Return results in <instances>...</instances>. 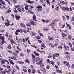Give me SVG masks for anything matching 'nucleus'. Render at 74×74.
<instances>
[{"label": "nucleus", "instance_id": "nucleus-1", "mask_svg": "<svg viewBox=\"0 0 74 74\" xmlns=\"http://www.w3.org/2000/svg\"><path fill=\"white\" fill-rule=\"evenodd\" d=\"M28 23H29L31 24V25H32L34 26H36V23H35V22H34V21H29L28 22Z\"/></svg>", "mask_w": 74, "mask_h": 74}, {"label": "nucleus", "instance_id": "nucleus-2", "mask_svg": "<svg viewBox=\"0 0 74 74\" xmlns=\"http://www.w3.org/2000/svg\"><path fill=\"white\" fill-rule=\"evenodd\" d=\"M37 8H38V9L37 10V11H41V10H42L41 9H42V7L41 6H37L36 7Z\"/></svg>", "mask_w": 74, "mask_h": 74}, {"label": "nucleus", "instance_id": "nucleus-3", "mask_svg": "<svg viewBox=\"0 0 74 74\" xmlns=\"http://www.w3.org/2000/svg\"><path fill=\"white\" fill-rule=\"evenodd\" d=\"M30 35L31 36H33V37H34L36 35V33L32 32H31L30 33Z\"/></svg>", "mask_w": 74, "mask_h": 74}, {"label": "nucleus", "instance_id": "nucleus-4", "mask_svg": "<svg viewBox=\"0 0 74 74\" xmlns=\"http://www.w3.org/2000/svg\"><path fill=\"white\" fill-rule=\"evenodd\" d=\"M24 5H25V9L27 11L28 10V7H29V5H27V4H25Z\"/></svg>", "mask_w": 74, "mask_h": 74}, {"label": "nucleus", "instance_id": "nucleus-5", "mask_svg": "<svg viewBox=\"0 0 74 74\" xmlns=\"http://www.w3.org/2000/svg\"><path fill=\"white\" fill-rule=\"evenodd\" d=\"M62 9L63 10H64L65 11H69V8H67V7H66V8L63 7L62 8Z\"/></svg>", "mask_w": 74, "mask_h": 74}, {"label": "nucleus", "instance_id": "nucleus-6", "mask_svg": "<svg viewBox=\"0 0 74 74\" xmlns=\"http://www.w3.org/2000/svg\"><path fill=\"white\" fill-rule=\"evenodd\" d=\"M15 18L16 19H17V20H19V19L20 18V16L17 14H15Z\"/></svg>", "mask_w": 74, "mask_h": 74}, {"label": "nucleus", "instance_id": "nucleus-7", "mask_svg": "<svg viewBox=\"0 0 74 74\" xmlns=\"http://www.w3.org/2000/svg\"><path fill=\"white\" fill-rule=\"evenodd\" d=\"M41 61H39V62L36 63L37 64H38V65H41V64L42 63V60L41 59Z\"/></svg>", "mask_w": 74, "mask_h": 74}, {"label": "nucleus", "instance_id": "nucleus-8", "mask_svg": "<svg viewBox=\"0 0 74 74\" xmlns=\"http://www.w3.org/2000/svg\"><path fill=\"white\" fill-rule=\"evenodd\" d=\"M66 36H67V34L65 33L62 34V39H64V37H65Z\"/></svg>", "mask_w": 74, "mask_h": 74}, {"label": "nucleus", "instance_id": "nucleus-9", "mask_svg": "<svg viewBox=\"0 0 74 74\" xmlns=\"http://www.w3.org/2000/svg\"><path fill=\"white\" fill-rule=\"evenodd\" d=\"M60 3L62 5H66V4L65 3V2L64 1H60Z\"/></svg>", "mask_w": 74, "mask_h": 74}, {"label": "nucleus", "instance_id": "nucleus-10", "mask_svg": "<svg viewBox=\"0 0 74 74\" xmlns=\"http://www.w3.org/2000/svg\"><path fill=\"white\" fill-rule=\"evenodd\" d=\"M64 48L65 49H66L67 51H69V47L68 46H66L65 45H64Z\"/></svg>", "mask_w": 74, "mask_h": 74}, {"label": "nucleus", "instance_id": "nucleus-11", "mask_svg": "<svg viewBox=\"0 0 74 74\" xmlns=\"http://www.w3.org/2000/svg\"><path fill=\"white\" fill-rule=\"evenodd\" d=\"M54 56L55 57H59V54L58 53H56L54 54Z\"/></svg>", "mask_w": 74, "mask_h": 74}, {"label": "nucleus", "instance_id": "nucleus-12", "mask_svg": "<svg viewBox=\"0 0 74 74\" xmlns=\"http://www.w3.org/2000/svg\"><path fill=\"white\" fill-rule=\"evenodd\" d=\"M55 25H56V24L55 23V22L53 21L51 24V26H55Z\"/></svg>", "mask_w": 74, "mask_h": 74}, {"label": "nucleus", "instance_id": "nucleus-13", "mask_svg": "<svg viewBox=\"0 0 74 74\" xmlns=\"http://www.w3.org/2000/svg\"><path fill=\"white\" fill-rule=\"evenodd\" d=\"M48 39H49V41H52L54 40L53 37L50 38V36H49L48 37Z\"/></svg>", "mask_w": 74, "mask_h": 74}, {"label": "nucleus", "instance_id": "nucleus-14", "mask_svg": "<svg viewBox=\"0 0 74 74\" xmlns=\"http://www.w3.org/2000/svg\"><path fill=\"white\" fill-rule=\"evenodd\" d=\"M7 72V70L5 69L4 71H2L1 72V73L2 74H4L5 73H6Z\"/></svg>", "mask_w": 74, "mask_h": 74}, {"label": "nucleus", "instance_id": "nucleus-15", "mask_svg": "<svg viewBox=\"0 0 74 74\" xmlns=\"http://www.w3.org/2000/svg\"><path fill=\"white\" fill-rule=\"evenodd\" d=\"M9 61L10 63H11V64H12V65H14V62L10 59H9Z\"/></svg>", "mask_w": 74, "mask_h": 74}, {"label": "nucleus", "instance_id": "nucleus-16", "mask_svg": "<svg viewBox=\"0 0 74 74\" xmlns=\"http://www.w3.org/2000/svg\"><path fill=\"white\" fill-rule=\"evenodd\" d=\"M63 63L66 66L67 64H69V62H67L66 61H64L63 62Z\"/></svg>", "mask_w": 74, "mask_h": 74}, {"label": "nucleus", "instance_id": "nucleus-17", "mask_svg": "<svg viewBox=\"0 0 74 74\" xmlns=\"http://www.w3.org/2000/svg\"><path fill=\"white\" fill-rule=\"evenodd\" d=\"M32 18L34 21H36V15L34 14Z\"/></svg>", "mask_w": 74, "mask_h": 74}, {"label": "nucleus", "instance_id": "nucleus-18", "mask_svg": "<svg viewBox=\"0 0 74 74\" xmlns=\"http://www.w3.org/2000/svg\"><path fill=\"white\" fill-rule=\"evenodd\" d=\"M49 45H51L52 48H54V45H53L52 43H49Z\"/></svg>", "mask_w": 74, "mask_h": 74}, {"label": "nucleus", "instance_id": "nucleus-19", "mask_svg": "<svg viewBox=\"0 0 74 74\" xmlns=\"http://www.w3.org/2000/svg\"><path fill=\"white\" fill-rule=\"evenodd\" d=\"M1 62L2 64H4V63H5V61L3 59H2Z\"/></svg>", "mask_w": 74, "mask_h": 74}, {"label": "nucleus", "instance_id": "nucleus-20", "mask_svg": "<svg viewBox=\"0 0 74 74\" xmlns=\"http://www.w3.org/2000/svg\"><path fill=\"white\" fill-rule=\"evenodd\" d=\"M32 74H34L36 73V70L35 69H33L32 70Z\"/></svg>", "mask_w": 74, "mask_h": 74}, {"label": "nucleus", "instance_id": "nucleus-21", "mask_svg": "<svg viewBox=\"0 0 74 74\" xmlns=\"http://www.w3.org/2000/svg\"><path fill=\"white\" fill-rule=\"evenodd\" d=\"M8 48H9V49H11V44H10L9 45H8L7 46Z\"/></svg>", "mask_w": 74, "mask_h": 74}, {"label": "nucleus", "instance_id": "nucleus-22", "mask_svg": "<svg viewBox=\"0 0 74 74\" xmlns=\"http://www.w3.org/2000/svg\"><path fill=\"white\" fill-rule=\"evenodd\" d=\"M68 38L69 39V40L71 39V35H68Z\"/></svg>", "mask_w": 74, "mask_h": 74}, {"label": "nucleus", "instance_id": "nucleus-23", "mask_svg": "<svg viewBox=\"0 0 74 74\" xmlns=\"http://www.w3.org/2000/svg\"><path fill=\"white\" fill-rule=\"evenodd\" d=\"M4 43H5L4 40H2L1 43V45H3V44H4Z\"/></svg>", "mask_w": 74, "mask_h": 74}, {"label": "nucleus", "instance_id": "nucleus-24", "mask_svg": "<svg viewBox=\"0 0 74 74\" xmlns=\"http://www.w3.org/2000/svg\"><path fill=\"white\" fill-rule=\"evenodd\" d=\"M41 47H43V48H45L46 47L45 45H44V44H41Z\"/></svg>", "mask_w": 74, "mask_h": 74}, {"label": "nucleus", "instance_id": "nucleus-25", "mask_svg": "<svg viewBox=\"0 0 74 74\" xmlns=\"http://www.w3.org/2000/svg\"><path fill=\"white\" fill-rule=\"evenodd\" d=\"M27 2L28 3H29V4H33L34 3V2L33 1H27Z\"/></svg>", "mask_w": 74, "mask_h": 74}, {"label": "nucleus", "instance_id": "nucleus-26", "mask_svg": "<svg viewBox=\"0 0 74 74\" xmlns=\"http://www.w3.org/2000/svg\"><path fill=\"white\" fill-rule=\"evenodd\" d=\"M40 65V67H41L43 68L44 66V64L42 63Z\"/></svg>", "mask_w": 74, "mask_h": 74}, {"label": "nucleus", "instance_id": "nucleus-27", "mask_svg": "<svg viewBox=\"0 0 74 74\" xmlns=\"http://www.w3.org/2000/svg\"><path fill=\"white\" fill-rule=\"evenodd\" d=\"M28 13L29 14H34V12H33L30 10H29Z\"/></svg>", "mask_w": 74, "mask_h": 74}, {"label": "nucleus", "instance_id": "nucleus-28", "mask_svg": "<svg viewBox=\"0 0 74 74\" xmlns=\"http://www.w3.org/2000/svg\"><path fill=\"white\" fill-rule=\"evenodd\" d=\"M58 48L59 49H62V48H63V47H62V46L60 45L58 46Z\"/></svg>", "mask_w": 74, "mask_h": 74}, {"label": "nucleus", "instance_id": "nucleus-29", "mask_svg": "<svg viewBox=\"0 0 74 74\" xmlns=\"http://www.w3.org/2000/svg\"><path fill=\"white\" fill-rule=\"evenodd\" d=\"M29 10H32V9L33 8V6H29Z\"/></svg>", "mask_w": 74, "mask_h": 74}, {"label": "nucleus", "instance_id": "nucleus-30", "mask_svg": "<svg viewBox=\"0 0 74 74\" xmlns=\"http://www.w3.org/2000/svg\"><path fill=\"white\" fill-rule=\"evenodd\" d=\"M26 25L27 26H28V27H31V24H30L27 23L26 24Z\"/></svg>", "mask_w": 74, "mask_h": 74}, {"label": "nucleus", "instance_id": "nucleus-31", "mask_svg": "<svg viewBox=\"0 0 74 74\" xmlns=\"http://www.w3.org/2000/svg\"><path fill=\"white\" fill-rule=\"evenodd\" d=\"M56 10L58 11H59V6H57L56 8Z\"/></svg>", "mask_w": 74, "mask_h": 74}, {"label": "nucleus", "instance_id": "nucleus-32", "mask_svg": "<svg viewBox=\"0 0 74 74\" xmlns=\"http://www.w3.org/2000/svg\"><path fill=\"white\" fill-rule=\"evenodd\" d=\"M66 25H67V26L69 28V29H71V27L69 25V24H67V23H66Z\"/></svg>", "mask_w": 74, "mask_h": 74}, {"label": "nucleus", "instance_id": "nucleus-33", "mask_svg": "<svg viewBox=\"0 0 74 74\" xmlns=\"http://www.w3.org/2000/svg\"><path fill=\"white\" fill-rule=\"evenodd\" d=\"M10 41L12 44H13L14 43V40H12V39H11Z\"/></svg>", "mask_w": 74, "mask_h": 74}, {"label": "nucleus", "instance_id": "nucleus-34", "mask_svg": "<svg viewBox=\"0 0 74 74\" xmlns=\"http://www.w3.org/2000/svg\"><path fill=\"white\" fill-rule=\"evenodd\" d=\"M17 49H18V51H20L21 52L22 51L21 49H20V48H19V47H18V46H17Z\"/></svg>", "mask_w": 74, "mask_h": 74}, {"label": "nucleus", "instance_id": "nucleus-35", "mask_svg": "<svg viewBox=\"0 0 74 74\" xmlns=\"http://www.w3.org/2000/svg\"><path fill=\"white\" fill-rule=\"evenodd\" d=\"M0 39L1 40H4V36H0Z\"/></svg>", "mask_w": 74, "mask_h": 74}, {"label": "nucleus", "instance_id": "nucleus-36", "mask_svg": "<svg viewBox=\"0 0 74 74\" xmlns=\"http://www.w3.org/2000/svg\"><path fill=\"white\" fill-rule=\"evenodd\" d=\"M13 3L15 4V3H16L17 2V1L16 0H13Z\"/></svg>", "mask_w": 74, "mask_h": 74}, {"label": "nucleus", "instance_id": "nucleus-37", "mask_svg": "<svg viewBox=\"0 0 74 74\" xmlns=\"http://www.w3.org/2000/svg\"><path fill=\"white\" fill-rule=\"evenodd\" d=\"M23 32L25 33H26V34H27V31L25 29H23Z\"/></svg>", "mask_w": 74, "mask_h": 74}, {"label": "nucleus", "instance_id": "nucleus-38", "mask_svg": "<svg viewBox=\"0 0 74 74\" xmlns=\"http://www.w3.org/2000/svg\"><path fill=\"white\" fill-rule=\"evenodd\" d=\"M16 68L17 70L18 71L19 70V67L18 66L16 65Z\"/></svg>", "mask_w": 74, "mask_h": 74}, {"label": "nucleus", "instance_id": "nucleus-39", "mask_svg": "<svg viewBox=\"0 0 74 74\" xmlns=\"http://www.w3.org/2000/svg\"><path fill=\"white\" fill-rule=\"evenodd\" d=\"M5 25L6 26H10V24L8 23H5Z\"/></svg>", "mask_w": 74, "mask_h": 74}, {"label": "nucleus", "instance_id": "nucleus-40", "mask_svg": "<svg viewBox=\"0 0 74 74\" xmlns=\"http://www.w3.org/2000/svg\"><path fill=\"white\" fill-rule=\"evenodd\" d=\"M35 38L36 39H41V37H38L37 36H36Z\"/></svg>", "mask_w": 74, "mask_h": 74}, {"label": "nucleus", "instance_id": "nucleus-41", "mask_svg": "<svg viewBox=\"0 0 74 74\" xmlns=\"http://www.w3.org/2000/svg\"><path fill=\"white\" fill-rule=\"evenodd\" d=\"M17 10L19 11V12H21V9L20 8V7L19 8L17 9Z\"/></svg>", "mask_w": 74, "mask_h": 74}, {"label": "nucleus", "instance_id": "nucleus-42", "mask_svg": "<svg viewBox=\"0 0 74 74\" xmlns=\"http://www.w3.org/2000/svg\"><path fill=\"white\" fill-rule=\"evenodd\" d=\"M47 63H49L50 64L51 63V61L49 60V59H47Z\"/></svg>", "mask_w": 74, "mask_h": 74}, {"label": "nucleus", "instance_id": "nucleus-43", "mask_svg": "<svg viewBox=\"0 0 74 74\" xmlns=\"http://www.w3.org/2000/svg\"><path fill=\"white\" fill-rule=\"evenodd\" d=\"M15 70H14L12 71V74H15Z\"/></svg>", "mask_w": 74, "mask_h": 74}, {"label": "nucleus", "instance_id": "nucleus-44", "mask_svg": "<svg viewBox=\"0 0 74 74\" xmlns=\"http://www.w3.org/2000/svg\"><path fill=\"white\" fill-rule=\"evenodd\" d=\"M59 26L60 27H62V23H59Z\"/></svg>", "mask_w": 74, "mask_h": 74}, {"label": "nucleus", "instance_id": "nucleus-45", "mask_svg": "<svg viewBox=\"0 0 74 74\" xmlns=\"http://www.w3.org/2000/svg\"><path fill=\"white\" fill-rule=\"evenodd\" d=\"M40 53H41V54L42 55H44V54L45 52L44 51H41L40 52Z\"/></svg>", "mask_w": 74, "mask_h": 74}, {"label": "nucleus", "instance_id": "nucleus-46", "mask_svg": "<svg viewBox=\"0 0 74 74\" xmlns=\"http://www.w3.org/2000/svg\"><path fill=\"white\" fill-rule=\"evenodd\" d=\"M8 52H9V53H11V54H12V53H13L12 51H11L10 50H8Z\"/></svg>", "mask_w": 74, "mask_h": 74}, {"label": "nucleus", "instance_id": "nucleus-47", "mask_svg": "<svg viewBox=\"0 0 74 74\" xmlns=\"http://www.w3.org/2000/svg\"><path fill=\"white\" fill-rule=\"evenodd\" d=\"M1 3H2V4H3V5H5V3L4 1H2V2Z\"/></svg>", "mask_w": 74, "mask_h": 74}, {"label": "nucleus", "instance_id": "nucleus-48", "mask_svg": "<svg viewBox=\"0 0 74 74\" xmlns=\"http://www.w3.org/2000/svg\"><path fill=\"white\" fill-rule=\"evenodd\" d=\"M70 53H69V52H65L64 53V54H67V55H69V54H70Z\"/></svg>", "mask_w": 74, "mask_h": 74}, {"label": "nucleus", "instance_id": "nucleus-49", "mask_svg": "<svg viewBox=\"0 0 74 74\" xmlns=\"http://www.w3.org/2000/svg\"><path fill=\"white\" fill-rule=\"evenodd\" d=\"M5 36L7 37H8V33H6L5 34Z\"/></svg>", "mask_w": 74, "mask_h": 74}, {"label": "nucleus", "instance_id": "nucleus-50", "mask_svg": "<svg viewBox=\"0 0 74 74\" xmlns=\"http://www.w3.org/2000/svg\"><path fill=\"white\" fill-rule=\"evenodd\" d=\"M15 52H16V53H17V54H18V53H19V52L17 50H15Z\"/></svg>", "mask_w": 74, "mask_h": 74}, {"label": "nucleus", "instance_id": "nucleus-51", "mask_svg": "<svg viewBox=\"0 0 74 74\" xmlns=\"http://www.w3.org/2000/svg\"><path fill=\"white\" fill-rule=\"evenodd\" d=\"M66 66H67L68 68H70V64H69V63H68V64H67Z\"/></svg>", "mask_w": 74, "mask_h": 74}, {"label": "nucleus", "instance_id": "nucleus-52", "mask_svg": "<svg viewBox=\"0 0 74 74\" xmlns=\"http://www.w3.org/2000/svg\"><path fill=\"white\" fill-rule=\"evenodd\" d=\"M64 27H65V24H64L63 26L62 25V26H61V27L62 28H64Z\"/></svg>", "mask_w": 74, "mask_h": 74}, {"label": "nucleus", "instance_id": "nucleus-53", "mask_svg": "<svg viewBox=\"0 0 74 74\" xmlns=\"http://www.w3.org/2000/svg\"><path fill=\"white\" fill-rule=\"evenodd\" d=\"M16 8H19L21 7L20 5L16 6H15Z\"/></svg>", "mask_w": 74, "mask_h": 74}, {"label": "nucleus", "instance_id": "nucleus-54", "mask_svg": "<svg viewBox=\"0 0 74 74\" xmlns=\"http://www.w3.org/2000/svg\"><path fill=\"white\" fill-rule=\"evenodd\" d=\"M37 72H38V73L40 74H41V72H40V70H37Z\"/></svg>", "mask_w": 74, "mask_h": 74}, {"label": "nucleus", "instance_id": "nucleus-55", "mask_svg": "<svg viewBox=\"0 0 74 74\" xmlns=\"http://www.w3.org/2000/svg\"><path fill=\"white\" fill-rule=\"evenodd\" d=\"M43 30L44 31H48V30H49V29L44 28V29H43Z\"/></svg>", "mask_w": 74, "mask_h": 74}, {"label": "nucleus", "instance_id": "nucleus-56", "mask_svg": "<svg viewBox=\"0 0 74 74\" xmlns=\"http://www.w3.org/2000/svg\"><path fill=\"white\" fill-rule=\"evenodd\" d=\"M25 62H26V63H29V60L27 59L26 60Z\"/></svg>", "mask_w": 74, "mask_h": 74}, {"label": "nucleus", "instance_id": "nucleus-57", "mask_svg": "<svg viewBox=\"0 0 74 74\" xmlns=\"http://www.w3.org/2000/svg\"><path fill=\"white\" fill-rule=\"evenodd\" d=\"M46 68L47 69H49V68H50V67L48 65H47V66Z\"/></svg>", "mask_w": 74, "mask_h": 74}, {"label": "nucleus", "instance_id": "nucleus-58", "mask_svg": "<svg viewBox=\"0 0 74 74\" xmlns=\"http://www.w3.org/2000/svg\"><path fill=\"white\" fill-rule=\"evenodd\" d=\"M71 19L72 21H74V16L71 18Z\"/></svg>", "mask_w": 74, "mask_h": 74}, {"label": "nucleus", "instance_id": "nucleus-59", "mask_svg": "<svg viewBox=\"0 0 74 74\" xmlns=\"http://www.w3.org/2000/svg\"><path fill=\"white\" fill-rule=\"evenodd\" d=\"M24 64V62L22 61H20V64Z\"/></svg>", "mask_w": 74, "mask_h": 74}, {"label": "nucleus", "instance_id": "nucleus-60", "mask_svg": "<svg viewBox=\"0 0 74 74\" xmlns=\"http://www.w3.org/2000/svg\"><path fill=\"white\" fill-rule=\"evenodd\" d=\"M69 45H70V48H71L72 47V45L70 43H69Z\"/></svg>", "mask_w": 74, "mask_h": 74}, {"label": "nucleus", "instance_id": "nucleus-61", "mask_svg": "<svg viewBox=\"0 0 74 74\" xmlns=\"http://www.w3.org/2000/svg\"><path fill=\"white\" fill-rule=\"evenodd\" d=\"M27 51L28 52V53H30V50L28 49H27Z\"/></svg>", "mask_w": 74, "mask_h": 74}, {"label": "nucleus", "instance_id": "nucleus-62", "mask_svg": "<svg viewBox=\"0 0 74 74\" xmlns=\"http://www.w3.org/2000/svg\"><path fill=\"white\" fill-rule=\"evenodd\" d=\"M35 55L36 56H39V54L38 53H36Z\"/></svg>", "mask_w": 74, "mask_h": 74}, {"label": "nucleus", "instance_id": "nucleus-63", "mask_svg": "<svg viewBox=\"0 0 74 74\" xmlns=\"http://www.w3.org/2000/svg\"><path fill=\"white\" fill-rule=\"evenodd\" d=\"M23 70L24 71V72H26V71H27L26 70V69H23Z\"/></svg>", "mask_w": 74, "mask_h": 74}, {"label": "nucleus", "instance_id": "nucleus-64", "mask_svg": "<svg viewBox=\"0 0 74 74\" xmlns=\"http://www.w3.org/2000/svg\"><path fill=\"white\" fill-rule=\"evenodd\" d=\"M32 58H33V59H34L35 58V56L33 54H32Z\"/></svg>", "mask_w": 74, "mask_h": 74}]
</instances>
